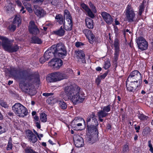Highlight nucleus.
<instances>
[{
    "label": "nucleus",
    "instance_id": "nucleus-1",
    "mask_svg": "<svg viewBox=\"0 0 153 153\" xmlns=\"http://www.w3.org/2000/svg\"><path fill=\"white\" fill-rule=\"evenodd\" d=\"M80 88L78 86L71 85L64 88L66 96L63 97L65 100H70L75 105L82 102L85 99L83 93L80 92Z\"/></svg>",
    "mask_w": 153,
    "mask_h": 153
},
{
    "label": "nucleus",
    "instance_id": "nucleus-2",
    "mask_svg": "<svg viewBox=\"0 0 153 153\" xmlns=\"http://www.w3.org/2000/svg\"><path fill=\"white\" fill-rule=\"evenodd\" d=\"M52 48L54 50V52L55 57H64L67 54L66 47L64 44L62 43H59L56 45L51 46Z\"/></svg>",
    "mask_w": 153,
    "mask_h": 153
},
{
    "label": "nucleus",
    "instance_id": "nucleus-3",
    "mask_svg": "<svg viewBox=\"0 0 153 153\" xmlns=\"http://www.w3.org/2000/svg\"><path fill=\"white\" fill-rule=\"evenodd\" d=\"M0 39L2 41V45L4 49L6 51L9 52H16L19 48L17 45L12 46L8 39L5 37L0 36Z\"/></svg>",
    "mask_w": 153,
    "mask_h": 153
},
{
    "label": "nucleus",
    "instance_id": "nucleus-4",
    "mask_svg": "<svg viewBox=\"0 0 153 153\" xmlns=\"http://www.w3.org/2000/svg\"><path fill=\"white\" fill-rule=\"evenodd\" d=\"M12 109L17 116L21 117H24L26 116L28 113L27 108L19 103H16L12 107Z\"/></svg>",
    "mask_w": 153,
    "mask_h": 153
},
{
    "label": "nucleus",
    "instance_id": "nucleus-5",
    "mask_svg": "<svg viewBox=\"0 0 153 153\" xmlns=\"http://www.w3.org/2000/svg\"><path fill=\"white\" fill-rule=\"evenodd\" d=\"M67 78L66 75L59 72H56L51 74L46 77L48 82H53L59 81Z\"/></svg>",
    "mask_w": 153,
    "mask_h": 153
},
{
    "label": "nucleus",
    "instance_id": "nucleus-6",
    "mask_svg": "<svg viewBox=\"0 0 153 153\" xmlns=\"http://www.w3.org/2000/svg\"><path fill=\"white\" fill-rule=\"evenodd\" d=\"M25 71H22L20 69L16 68H11L10 74L16 80H25L27 76H25Z\"/></svg>",
    "mask_w": 153,
    "mask_h": 153
},
{
    "label": "nucleus",
    "instance_id": "nucleus-7",
    "mask_svg": "<svg viewBox=\"0 0 153 153\" xmlns=\"http://www.w3.org/2000/svg\"><path fill=\"white\" fill-rule=\"evenodd\" d=\"M142 78L141 73L138 71L135 70L130 73L127 79L129 81H134L142 82Z\"/></svg>",
    "mask_w": 153,
    "mask_h": 153
},
{
    "label": "nucleus",
    "instance_id": "nucleus-8",
    "mask_svg": "<svg viewBox=\"0 0 153 153\" xmlns=\"http://www.w3.org/2000/svg\"><path fill=\"white\" fill-rule=\"evenodd\" d=\"M125 12L127 21L131 22L134 21L135 19V14L132 7L131 5H128Z\"/></svg>",
    "mask_w": 153,
    "mask_h": 153
},
{
    "label": "nucleus",
    "instance_id": "nucleus-9",
    "mask_svg": "<svg viewBox=\"0 0 153 153\" xmlns=\"http://www.w3.org/2000/svg\"><path fill=\"white\" fill-rule=\"evenodd\" d=\"M82 123L85 125V120L82 118L76 117L75 118L72 123V126L74 129L76 130H82Z\"/></svg>",
    "mask_w": 153,
    "mask_h": 153
},
{
    "label": "nucleus",
    "instance_id": "nucleus-10",
    "mask_svg": "<svg viewBox=\"0 0 153 153\" xmlns=\"http://www.w3.org/2000/svg\"><path fill=\"white\" fill-rule=\"evenodd\" d=\"M21 84H22V82L21 83ZM22 84L23 85V86H22L21 85H20V86L23 91L32 95H33L35 93V89L31 84L25 83Z\"/></svg>",
    "mask_w": 153,
    "mask_h": 153
},
{
    "label": "nucleus",
    "instance_id": "nucleus-11",
    "mask_svg": "<svg viewBox=\"0 0 153 153\" xmlns=\"http://www.w3.org/2000/svg\"><path fill=\"white\" fill-rule=\"evenodd\" d=\"M136 43L138 47L142 51L145 50L147 49L148 43L145 39L143 37H139L136 39Z\"/></svg>",
    "mask_w": 153,
    "mask_h": 153
},
{
    "label": "nucleus",
    "instance_id": "nucleus-12",
    "mask_svg": "<svg viewBox=\"0 0 153 153\" xmlns=\"http://www.w3.org/2000/svg\"><path fill=\"white\" fill-rule=\"evenodd\" d=\"M141 82L134 81H129L127 79L126 86L127 89L130 91H133L137 88L139 87Z\"/></svg>",
    "mask_w": 153,
    "mask_h": 153
},
{
    "label": "nucleus",
    "instance_id": "nucleus-13",
    "mask_svg": "<svg viewBox=\"0 0 153 153\" xmlns=\"http://www.w3.org/2000/svg\"><path fill=\"white\" fill-rule=\"evenodd\" d=\"M25 137L29 141L33 143H36L37 140V138L35 135L29 130L26 131Z\"/></svg>",
    "mask_w": 153,
    "mask_h": 153
},
{
    "label": "nucleus",
    "instance_id": "nucleus-14",
    "mask_svg": "<svg viewBox=\"0 0 153 153\" xmlns=\"http://www.w3.org/2000/svg\"><path fill=\"white\" fill-rule=\"evenodd\" d=\"M62 61L58 58L52 59L48 63L49 65L53 67L54 68L58 69L61 67L62 65Z\"/></svg>",
    "mask_w": 153,
    "mask_h": 153
},
{
    "label": "nucleus",
    "instance_id": "nucleus-15",
    "mask_svg": "<svg viewBox=\"0 0 153 153\" xmlns=\"http://www.w3.org/2000/svg\"><path fill=\"white\" fill-rule=\"evenodd\" d=\"M73 139L75 146L77 147H80L84 145V141L82 138L79 135H74Z\"/></svg>",
    "mask_w": 153,
    "mask_h": 153
},
{
    "label": "nucleus",
    "instance_id": "nucleus-16",
    "mask_svg": "<svg viewBox=\"0 0 153 153\" xmlns=\"http://www.w3.org/2000/svg\"><path fill=\"white\" fill-rule=\"evenodd\" d=\"M25 79L28 82L32 83H39L40 82V79L39 74L35 75L33 74H29L27 76Z\"/></svg>",
    "mask_w": 153,
    "mask_h": 153
},
{
    "label": "nucleus",
    "instance_id": "nucleus-17",
    "mask_svg": "<svg viewBox=\"0 0 153 153\" xmlns=\"http://www.w3.org/2000/svg\"><path fill=\"white\" fill-rule=\"evenodd\" d=\"M75 53L76 57L78 59V62L83 63H85V55L83 51L82 50L76 51L75 52Z\"/></svg>",
    "mask_w": 153,
    "mask_h": 153
},
{
    "label": "nucleus",
    "instance_id": "nucleus-18",
    "mask_svg": "<svg viewBox=\"0 0 153 153\" xmlns=\"http://www.w3.org/2000/svg\"><path fill=\"white\" fill-rule=\"evenodd\" d=\"M30 32L33 34L36 35L39 33V30L33 21L30 22L29 26Z\"/></svg>",
    "mask_w": 153,
    "mask_h": 153
},
{
    "label": "nucleus",
    "instance_id": "nucleus-19",
    "mask_svg": "<svg viewBox=\"0 0 153 153\" xmlns=\"http://www.w3.org/2000/svg\"><path fill=\"white\" fill-rule=\"evenodd\" d=\"M83 32L88 38L89 42L91 44H93L95 41V38L92 32L88 29H85L83 30Z\"/></svg>",
    "mask_w": 153,
    "mask_h": 153
},
{
    "label": "nucleus",
    "instance_id": "nucleus-20",
    "mask_svg": "<svg viewBox=\"0 0 153 153\" xmlns=\"http://www.w3.org/2000/svg\"><path fill=\"white\" fill-rule=\"evenodd\" d=\"M101 15L105 21L108 24H110L113 22V18L109 13L106 12H103L102 13Z\"/></svg>",
    "mask_w": 153,
    "mask_h": 153
},
{
    "label": "nucleus",
    "instance_id": "nucleus-21",
    "mask_svg": "<svg viewBox=\"0 0 153 153\" xmlns=\"http://www.w3.org/2000/svg\"><path fill=\"white\" fill-rule=\"evenodd\" d=\"M54 51L52 49L51 46L45 53L44 55L47 60H48L49 58L53 56L55 57V54L54 52Z\"/></svg>",
    "mask_w": 153,
    "mask_h": 153
},
{
    "label": "nucleus",
    "instance_id": "nucleus-22",
    "mask_svg": "<svg viewBox=\"0 0 153 153\" xmlns=\"http://www.w3.org/2000/svg\"><path fill=\"white\" fill-rule=\"evenodd\" d=\"M64 28L66 30H71L73 26L72 20L68 19V20H64Z\"/></svg>",
    "mask_w": 153,
    "mask_h": 153
},
{
    "label": "nucleus",
    "instance_id": "nucleus-23",
    "mask_svg": "<svg viewBox=\"0 0 153 153\" xmlns=\"http://www.w3.org/2000/svg\"><path fill=\"white\" fill-rule=\"evenodd\" d=\"M95 114L94 113H92V114L89 116H88L87 119V125L88 124V123L91 121L92 122H94L95 123V125L98 126V122L97 120L95 118Z\"/></svg>",
    "mask_w": 153,
    "mask_h": 153
},
{
    "label": "nucleus",
    "instance_id": "nucleus-24",
    "mask_svg": "<svg viewBox=\"0 0 153 153\" xmlns=\"http://www.w3.org/2000/svg\"><path fill=\"white\" fill-rule=\"evenodd\" d=\"M35 14L39 17H43L46 14L44 10L40 7H36L34 10Z\"/></svg>",
    "mask_w": 153,
    "mask_h": 153
},
{
    "label": "nucleus",
    "instance_id": "nucleus-25",
    "mask_svg": "<svg viewBox=\"0 0 153 153\" xmlns=\"http://www.w3.org/2000/svg\"><path fill=\"white\" fill-rule=\"evenodd\" d=\"M108 115V114L105 111H104L102 110H100L97 112V115L98 117L99 120L100 122H102L103 121V119H102L106 117Z\"/></svg>",
    "mask_w": 153,
    "mask_h": 153
},
{
    "label": "nucleus",
    "instance_id": "nucleus-26",
    "mask_svg": "<svg viewBox=\"0 0 153 153\" xmlns=\"http://www.w3.org/2000/svg\"><path fill=\"white\" fill-rule=\"evenodd\" d=\"M86 25L90 29L93 27V21L92 19L89 18H86L85 20Z\"/></svg>",
    "mask_w": 153,
    "mask_h": 153
},
{
    "label": "nucleus",
    "instance_id": "nucleus-27",
    "mask_svg": "<svg viewBox=\"0 0 153 153\" xmlns=\"http://www.w3.org/2000/svg\"><path fill=\"white\" fill-rule=\"evenodd\" d=\"M61 28L55 31H54V33L55 34L60 36H62L64 35L65 31L63 28Z\"/></svg>",
    "mask_w": 153,
    "mask_h": 153
},
{
    "label": "nucleus",
    "instance_id": "nucleus-28",
    "mask_svg": "<svg viewBox=\"0 0 153 153\" xmlns=\"http://www.w3.org/2000/svg\"><path fill=\"white\" fill-rule=\"evenodd\" d=\"M13 23L19 26L21 23V19L19 15H17L15 16L13 20Z\"/></svg>",
    "mask_w": 153,
    "mask_h": 153
},
{
    "label": "nucleus",
    "instance_id": "nucleus-29",
    "mask_svg": "<svg viewBox=\"0 0 153 153\" xmlns=\"http://www.w3.org/2000/svg\"><path fill=\"white\" fill-rule=\"evenodd\" d=\"M25 153H38L36 152L32 147L27 146L24 149Z\"/></svg>",
    "mask_w": 153,
    "mask_h": 153
},
{
    "label": "nucleus",
    "instance_id": "nucleus-30",
    "mask_svg": "<svg viewBox=\"0 0 153 153\" xmlns=\"http://www.w3.org/2000/svg\"><path fill=\"white\" fill-rule=\"evenodd\" d=\"M22 3L26 9L30 13H31L33 12V10L31 7V5L27 2H25L24 1H22Z\"/></svg>",
    "mask_w": 153,
    "mask_h": 153
},
{
    "label": "nucleus",
    "instance_id": "nucleus-31",
    "mask_svg": "<svg viewBox=\"0 0 153 153\" xmlns=\"http://www.w3.org/2000/svg\"><path fill=\"white\" fill-rule=\"evenodd\" d=\"M64 18L65 19V20H68V19L72 20L70 13L67 10H65L64 11Z\"/></svg>",
    "mask_w": 153,
    "mask_h": 153
},
{
    "label": "nucleus",
    "instance_id": "nucleus-32",
    "mask_svg": "<svg viewBox=\"0 0 153 153\" xmlns=\"http://www.w3.org/2000/svg\"><path fill=\"white\" fill-rule=\"evenodd\" d=\"M55 19L56 21L58 22L60 24H62L63 23L64 20L63 17L62 15H58L56 16Z\"/></svg>",
    "mask_w": 153,
    "mask_h": 153
},
{
    "label": "nucleus",
    "instance_id": "nucleus-33",
    "mask_svg": "<svg viewBox=\"0 0 153 153\" xmlns=\"http://www.w3.org/2000/svg\"><path fill=\"white\" fill-rule=\"evenodd\" d=\"M94 125H91L89 126L88 124L87 125L88 130L89 133L92 132L94 131H96L97 129L96 126H97L95 125V124H94Z\"/></svg>",
    "mask_w": 153,
    "mask_h": 153
},
{
    "label": "nucleus",
    "instance_id": "nucleus-34",
    "mask_svg": "<svg viewBox=\"0 0 153 153\" xmlns=\"http://www.w3.org/2000/svg\"><path fill=\"white\" fill-rule=\"evenodd\" d=\"M32 41L34 43L39 44H41L42 42L40 39L36 36H34L32 38Z\"/></svg>",
    "mask_w": 153,
    "mask_h": 153
},
{
    "label": "nucleus",
    "instance_id": "nucleus-35",
    "mask_svg": "<svg viewBox=\"0 0 153 153\" xmlns=\"http://www.w3.org/2000/svg\"><path fill=\"white\" fill-rule=\"evenodd\" d=\"M40 120L42 122H45L47 121V115L44 113H42L40 114Z\"/></svg>",
    "mask_w": 153,
    "mask_h": 153
},
{
    "label": "nucleus",
    "instance_id": "nucleus-36",
    "mask_svg": "<svg viewBox=\"0 0 153 153\" xmlns=\"http://www.w3.org/2000/svg\"><path fill=\"white\" fill-rule=\"evenodd\" d=\"M4 8L6 9L7 11L11 12L14 9L13 5L12 3H10L8 5L5 6Z\"/></svg>",
    "mask_w": 153,
    "mask_h": 153
},
{
    "label": "nucleus",
    "instance_id": "nucleus-37",
    "mask_svg": "<svg viewBox=\"0 0 153 153\" xmlns=\"http://www.w3.org/2000/svg\"><path fill=\"white\" fill-rule=\"evenodd\" d=\"M59 106L62 109H65L67 108L66 103L63 101L60 100L58 101Z\"/></svg>",
    "mask_w": 153,
    "mask_h": 153
},
{
    "label": "nucleus",
    "instance_id": "nucleus-38",
    "mask_svg": "<svg viewBox=\"0 0 153 153\" xmlns=\"http://www.w3.org/2000/svg\"><path fill=\"white\" fill-rule=\"evenodd\" d=\"M111 105L110 104L106 106L103 107L102 110L105 112H109L111 110Z\"/></svg>",
    "mask_w": 153,
    "mask_h": 153
},
{
    "label": "nucleus",
    "instance_id": "nucleus-39",
    "mask_svg": "<svg viewBox=\"0 0 153 153\" xmlns=\"http://www.w3.org/2000/svg\"><path fill=\"white\" fill-rule=\"evenodd\" d=\"M119 54V50H115L114 56V60L115 61H117L118 60Z\"/></svg>",
    "mask_w": 153,
    "mask_h": 153
},
{
    "label": "nucleus",
    "instance_id": "nucleus-40",
    "mask_svg": "<svg viewBox=\"0 0 153 153\" xmlns=\"http://www.w3.org/2000/svg\"><path fill=\"white\" fill-rule=\"evenodd\" d=\"M129 150L128 144L126 143L124 145L123 147L122 152L123 153H126Z\"/></svg>",
    "mask_w": 153,
    "mask_h": 153
},
{
    "label": "nucleus",
    "instance_id": "nucleus-41",
    "mask_svg": "<svg viewBox=\"0 0 153 153\" xmlns=\"http://www.w3.org/2000/svg\"><path fill=\"white\" fill-rule=\"evenodd\" d=\"M16 24L13 23V24L9 26L8 28L11 31H14L16 29Z\"/></svg>",
    "mask_w": 153,
    "mask_h": 153
},
{
    "label": "nucleus",
    "instance_id": "nucleus-42",
    "mask_svg": "<svg viewBox=\"0 0 153 153\" xmlns=\"http://www.w3.org/2000/svg\"><path fill=\"white\" fill-rule=\"evenodd\" d=\"M144 4H142L140 6L138 13L139 15L141 16L142 14V13L144 11Z\"/></svg>",
    "mask_w": 153,
    "mask_h": 153
},
{
    "label": "nucleus",
    "instance_id": "nucleus-43",
    "mask_svg": "<svg viewBox=\"0 0 153 153\" xmlns=\"http://www.w3.org/2000/svg\"><path fill=\"white\" fill-rule=\"evenodd\" d=\"M138 118L142 120H146L148 118V117L144 115L143 114H139L138 115Z\"/></svg>",
    "mask_w": 153,
    "mask_h": 153
},
{
    "label": "nucleus",
    "instance_id": "nucleus-44",
    "mask_svg": "<svg viewBox=\"0 0 153 153\" xmlns=\"http://www.w3.org/2000/svg\"><path fill=\"white\" fill-rule=\"evenodd\" d=\"M111 65V63L109 61H106L105 62L104 68L105 69H107L109 68Z\"/></svg>",
    "mask_w": 153,
    "mask_h": 153
},
{
    "label": "nucleus",
    "instance_id": "nucleus-45",
    "mask_svg": "<svg viewBox=\"0 0 153 153\" xmlns=\"http://www.w3.org/2000/svg\"><path fill=\"white\" fill-rule=\"evenodd\" d=\"M13 147V145L12 143L11 140H9L7 146V150H9L12 149Z\"/></svg>",
    "mask_w": 153,
    "mask_h": 153
},
{
    "label": "nucleus",
    "instance_id": "nucleus-46",
    "mask_svg": "<svg viewBox=\"0 0 153 153\" xmlns=\"http://www.w3.org/2000/svg\"><path fill=\"white\" fill-rule=\"evenodd\" d=\"M0 105L2 107L5 108H7L8 107V106L6 102L3 100H0Z\"/></svg>",
    "mask_w": 153,
    "mask_h": 153
},
{
    "label": "nucleus",
    "instance_id": "nucleus-47",
    "mask_svg": "<svg viewBox=\"0 0 153 153\" xmlns=\"http://www.w3.org/2000/svg\"><path fill=\"white\" fill-rule=\"evenodd\" d=\"M81 7L86 12L90 9L84 3H82L81 4Z\"/></svg>",
    "mask_w": 153,
    "mask_h": 153
},
{
    "label": "nucleus",
    "instance_id": "nucleus-48",
    "mask_svg": "<svg viewBox=\"0 0 153 153\" xmlns=\"http://www.w3.org/2000/svg\"><path fill=\"white\" fill-rule=\"evenodd\" d=\"M114 45L115 48V50H119V43L117 41H114Z\"/></svg>",
    "mask_w": 153,
    "mask_h": 153
},
{
    "label": "nucleus",
    "instance_id": "nucleus-49",
    "mask_svg": "<svg viewBox=\"0 0 153 153\" xmlns=\"http://www.w3.org/2000/svg\"><path fill=\"white\" fill-rule=\"evenodd\" d=\"M87 13L88 15L91 18H93L94 17V15L90 9L88 11H87Z\"/></svg>",
    "mask_w": 153,
    "mask_h": 153
},
{
    "label": "nucleus",
    "instance_id": "nucleus-50",
    "mask_svg": "<svg viewBox=\"0 0 153 153\" xmlns=\"http://www.w3.org/2000/svg\"><path fill=\"white\" fill-rule=\"evenodd\" d=\"M46 60H47L44 55L43 56L41 57L39 59L40 62L42 64L44 63Z\"/></svg>",
    "mask_w": 153,
    "mask_h": 153
},
{
    "label": "nucleus",
    "instance_id": "nucleus-51",
    "mask_svg": "<svg viewBox=\"0 0 153 153\" xmlns=\"http://www.w3.org/2000/svg\"><path fill=\"white\" fill-rule=\"evenodd\" d=\"M89 5L91 8L92 9L93 11L94 12H96V10L95 9V7L91 2L89 3Z\"/></svg>",
    "mask_w": 153,
    "mask_h": 153
},
{
    "label": "nucleus",
    "instance_id": "nucleus-52",
    "mask_svg": "<svg viewBox=\"0 0 153 153\" xmlns=\"http://www.w3.org/2000/svg\"><path fill=\"white\" fill-rule=\"evenodd\" d=\"M108 72L107 71L104 73L103 74L99 76L102 79H104L107 76Z\"/></svg>",
    "mask_w": 153,
    "mask_h": 153
},
{
    "label": "nucleus",
    "instance_id": "nucleus-53",
    "mask_svg": "<svg viewBox=\"0 0 153 153\" xmlns=\"http://www.w3.org/2000/svg\"><path fill=\"white\" fill-rule=\"evenodd\" d=\"M102 79L99 76H98L96 80V82L97 85H99L100 84Z\"/></svg>",
    "mask_w": 153,
    "mask_h": 153
},
{
    "label": "nucleus",
    "instance_id": "nucleus-54",
    "mask_svg": "<svg viewBox=\"0 0 153 153\" xmlns=\"http://www.w3.org/2000/svg\"><path fill=\"white\" fill-rule=\"evenodd\" d=\"M53 93H43L42 94L45 97H48V96L53 95Z\"/></svg>",
    "mask_w": 153,
    "mask_h": 153
},
{
    "label": "nucleus",
    "instance_id": "nucleus-55",
    "mask_svg": "<svg viewBox=\"0 0 153 153\" xmlns=\"http://www.w3.org/2000/svg\"><path fill=\"white\" fill-rule=\"evenodd\" d=\"M5 132V131L4 128L0 126V134Z\"/></svg>",
    "mask_w": 153,
    "mask_h": 153
},
{
    "label": "nucleus",
    "instance_id": "nucleus-56",
    "mask_svg": "<svg viewBox=\"0 0 153 153\" xmlns=\"http://www.w3.org/2000/svg\"><path fill=\"white\" fill-rule=\"evenodd\" d=\"M82 45V43L80 42H77L75 43V46L76 47H79Z\"/></svg>",
    "mask_w": 153,
    "mask_h": 153
},
{
    "label": "nucleus",
    "instance_id": "nucleus-57",
    "mask_svg": "<svg viewBox=\"0 0 153 153\" xmlns=\"http://www.w3.org/2000/svg\"><path fill=\"white\" fill-rule=\"evenodd\" d=\"M53 98L52 97L49 98L47 100V102L49 104H51L52 102V100Z\"/></svg>",
    "mask_w": 153,
    "mask_h": 153
},
{
    "label": "nucleus",
    "instance_id": "nucleus-58",
    "mask_svg": "<svg viewBox=\"0 0 153 153\" xmlns=\"http://www.w3.org/2000/svg\"><path fill=\"white\" fill-rule=\"evenodd\" d=\"M16 3L19 6L21 7L22 6V3L19 0L16 1Z\"/></svg>",
    "mask_w": 153,
    "mask_h": 153
},
{
    "label": "nucleus",
    "instance_id": "nucleus-59",
    "mask_svg": "<svg viewBox=\"0 0 153 153\" xmlns=\"http://www.w3.org/2000/svg\"><path fill=\"white\" fill-rule=\"evenodd\" d=\"M44 0H33V2L35 3H42L43 1Z\"/></svg>",
    "mask_w": 153,
    "mask_h": 153
},
{
    "label": "nucleus",
    "instance_id": "nucleus-60",
    "mask_svg": "<svg viewBox=\"0 0 153 153\" xmlns=\"http://www.w3.org/2000/svg\"><path fill=\"white\" fill-rule=\"evenodd\" d=\"M36 126L37 127L39 128H41V126L40 123L39 122H37L36 123Z\"/></svg>",
    "mask_w": 153,
    "mask_h": 153
},
{
    "label": "nucleus",
    "instance_id": "nucleus-61",
    "mask_svg": "<svg viewBox=\"0 0 153 153\" xmlns=\"http://www.w3.org/2000/svg\"><path fill=\"white\" fill-rule=\"evenodd\" d=\"M148 146L149 148L152 147V144L151 143V140H149L148 141Z\"/></svg>",
    "mask_w": 153,
    "mask_h": 153
},
{
    "label": "nucleus",
    "instance_id": "nucleus-62",
    "mask_svg": "<svg viewBox=\"0 0 153 153\" xmlns=\"http://www.w3.org/2000/svg\"><path fill=\"white\" fill-rule=\"evenodd\" d=\"M35 120L36 121H38L39 120V117L38 116H35L34 117Z\"/></svg>",
    "mask_w": 153,
    "mask_h": 153
},
{
    "label": "nucleus",
    "instance_id": "nucleus-63",
    "mask_svg": "<svg viewBox=\"0 0 153 153\" xmlns=\"http://www.w3.org/2000/svg\"><path fill=\"white\" fill-rule=\"evenodd\" d=\"M24 7L23 6H22V8L20 10V11L22 12V13H24L25 12V10H24Z\"/></svg>",
    "mask_w": 153,
    "mask_h": 153
},
{
    "label": "nucleus",
    "instance_id": "nucleus-64",
    "mask_svg": "<svg viewBox=\"0 0 153 153\" xmlns=\"http://www.w3.org/2000/svg\"><path fill=\"white\" fill-rule=\"evenodd\" d=\"M34 132L35 134L37 135V136L38 138H39V140H40L41 139L39 138V135L38 134V133L34 130Z\"/></svg>",
    "mask_w": 153,
    "mask_h": 153
}]
</instances>
